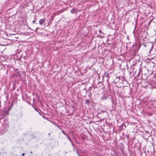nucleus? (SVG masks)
<instances>
[{"label": "nucleus", "instance_id": "obj_1", "mask_svg": "<svg viewBox=\"0 0 156 156\" xmlns=\"http://www.w3.org/2000/svg\"><path fill=\"white\" fill-rule=\"evenodd\" d=\"M9 114V112L5 110L4 111L2 114V115L4 116H5Z\"/></svg>", "mask_w": 156, "mask_h": 156}, {"label": "nucleus", "instance_id": "obj_2", "mask_svg": "<svg viewBox=\"0 0 156 156\" xmlns=\"http://www.w3.org/2000/svg\"><path fill=\"white\" fill-rule=\"evenodd\" d=\"M44 21H45L44 19H41L40 20V21H39V23L40 25H42Z\"/></svg>", "mask_w": 156, "mask_h": 156}, {"label": "nucleus", "instance_id": "obj_3", "mask_svg": "<svg viewBox=\"0 0 156 156\" xmlns=\"http://www.w3.org/2000/svg\"><path fill=\"white\" fill-rule=\"evenodd\" d=\"M15 71L17 73H18V75H20V71H19L18 69H15Z\"/></svg>", "mask_w": 156, "mask_h": 156}, {"label": "nucleus", "instance_id": "obj_4", "mask_svg": "<svg viewBox=\"0 0 156 156\" xmlns=\"http://www.w3.org/2000/svg\"><path fill=\"white\" fill-rule=\"evenodd\" d=\"M71 12L72 13H74L76 12V11L75 9H73L71 10Z\"/></svg>", "mask_w": 156, "mask_h": 156}, {"label": "nucleus", "instance_id": "obj_5", "mask_svg": "<svg viewBox=\"0 0 156 156\" xmlns=\"http://www.w3.org/2000/svg\"><path fill=\"white\" fill-rule=\"evenodd\" d=\"M62 133L64 134L65 135V136H68V134H66L65 132V131L62 130Z\"/></svg>", "mask_w": 156, "mask_h": 156}, {"label": "nucleus", "instance_id": "obj_6", "mask_svg": "<svg viewBox=\"0 0 156 156\" xmlns=\"http://www.w3.org/2000/svg\"><path fill=\"white\" fill-rule=\"evenodd\" d=\"M55 125L57 126L58 128H59V129H60L61 130H62V128H61L59 125H57V124H55Z\"/></svg>", "mask_w": 156, "mask_h": 156}, {"label": "nucleus", "instance_id": "obj_7", "mask_svg": "<svg viewBox=\"0 0 156 156\" xmlns=\"http://www.w3.org/2000/svg\"><path fill=\"white\" fill-rule=\"evenodd\" d=\"M85 101L86 103H90V102L89 100L88 99L86 100Z\"/></svg>", "mask_w": 156, "mask_h": 156}, {"label": "nucleus", "instance_id": "obj_8", "mask_svg": "<svg viewBox=\"0 0 156 156\" xmlns=\"http://www.w3.org/2000/svg\"><path fill=\"white\" fill-rule=\"evenodd\" d=\"M37 20V19L36 18H35L34 20L32 22L33 23H35V21Z\"/></svg>", "mask_w": 156, "mask_h": 156}, {"label": "nucleus", "instance_id": "obj_9", "mask_svg": "<svg viewBox=\"0 0 156 156\" xmlns=\"http://www.w3.org/2000/svg\"><path fill=\"white\" fill-rule=\"evenodd\" d=\"M67 137V138L69 139V140L70 141V142H72V140H71V139H70V138L68 136H68H66Z\"/></svg>", "mask_w": 156, "mask_h": 156}, {"label": "nucleus", "instance_id": "obj_10", "mask_svg": "<svg viewBox=\"0 0 156 156\" xmlns=\"http://www.w3.org/2000/svg\"><path fill=\"white\" fill-rule=\"evenodd\" d=\"M76 153H77V154H78V156H80V154H79V152H78V151H76Z\"/></svg>", "mask_w": 156, "mask_h": 156}, {"label": "nucleus", "instance_id": "obj_11", "mask_svg": "<svg viewBox=\"0 0 156 156\" xmlns=\"http://www.w3.org/2000/svg\"><path fill=\"white\" fill-rule=\"evenodd\" d=\"M34 109L37 112H38V110L37 109V108H34Z\"/></svg>", "mask_w": 156, "mask_h": 156}, {"label": "nucleus", "instance_id": "obj_12", "mask_svg": "<svg viewBox=\"0 0 156 156\" xmlns=\"http://www.w3.org/2000/svg\"><path fill=\"white\" fill-rule=\"evenodd\" d=\"M50 122H51L52 124H54V125H55V123H54V122H53V121H50Z\"/></svg>", "mask_w": 156, "mask_h": 156}, {"label": "nucleus", "instance_id": "obj_13", "mask_svg": "<svg viewBox=\"0 0 156 156\" xmlns=\"http://www.w3.org/2000/svg\"><path fill=\"white\" fill-rule=\"evenodd\" d=\"M20 116H21L23 115L22 113V112H20Z\"/></svg>", "mask_w": 156, "mask_h": 156}, {"label": "nucleus", "instance_id": "obj_14", "mask_svg": "<svg viewBox=\"0 0 156 156\" xmlns=\"http://www.w3.org/2000/svg\"><path fill=\"white\" fill-rule=\"evenodd\" d=\"M71 144H72V145L73 146H74V144H73V143L72 141V142H71Z\"/></svg>", "mask_w": 156, "mask_h": 156}, {"label": "nucleus", "instance_id": "obj_15", "mask_svg": "<svg viewBox=\"0 0 156 156\" xmlns=\"http://www.w3.org/2000/svg\"><path fill=\"white\" fill-rule=\"evenodd\" d=\"M25 153H23L22 154V156H24L25 155Z\"/></svg>", "mask_w": 156, "mask_h": 156}, {"label": "nucleus", "instance_id": "obj_16", "mask_svg": "<svg viewBox=\"0 0 156 156\" xmlns=\"http://www.w3.org/2000/svg\"><path fill=\"white\" fill-rule=\"evenodd\" d=\"M140 71H139V73H138V74H137V75H138V76H139V74H140Z\"/></svg>", "mask_w": 156, "mask_h": 156}, {"label": "nucleus", "instance_id": "obj_17", "mask_svg": "<svg viewBox=\"0 0 156 156\" xmlns=\"http://www.w3.org/2000/svg\"><path fill=\"white\" fill-rule=\"evenodd\" d=\"M155 41H154L155 43V44H156V38L155 39Z\"/></svg>", "mask_w": 156, "mask_h": 156}, {"label": "nucleus", "instance_id": "obj_18", "mask_svg": "<svg viewBox=\"0 0 156 156\" xmlns=\"http://www.w3.org/2000/svg\"><path fill=\"white\" fill-rule=\"evenodd\" d=\"M16 75H16V74H13V76H16Z\"/></svg>", "mask_w": 156, "mask_h": 156}, {"label": "nucleus", "instance_id": "obj_19", "mask_svg": "<svg viewBox=\"0 0 156 156\" xmlns=\"http://www.w3.org/2000/svg\"><path fill=\"white\" fill-rule=\"evenodd\" d=\"M48 135H49V136L50 135V133H49L48 134Z\"/></svg>", "mask_w": 156, "mask_h": 156}, {"label": "nucleus", "instance_id": "obj_20", "mask_svg": "<svg viewBox=\"0 0 156 156\" xmlns=\"http://www.w3.org/2000/svg\"><path fill=\"white\" fill-rule=\"evenodd\" d=\"M128 47V45H127V46H126V47L127 48V47Z\"/></svg>", "mask_w": 156, "mask_h": 156}, {"label": "nucleus", "instance_id": "obj_21", "mask_svg": "<svg viewBox=\"0 0 156 156\" xmlns=\"http://www.w3.org/2000/svg\"><path fill=\"white\" fill-rule=\"evenodd\" d=\"M32 153V151H31V153Z\"/></svg>", "mask_w": 156, "mask_h": 156}, {"label": "nucleus", "instance_id": "obj_22", "mask_svg": "<svg viewBox=\"0 0 156 156\" xmlns=\"http://www.w3.org/2000/svg\"><path fill=\"white\" fill-rule=\"evenodd\" d=\"M73 151H74V149H73Z\"/></svg>", "mask_w": 156, "mask_h": 156}]
</instances>
